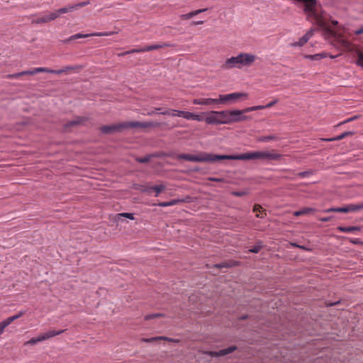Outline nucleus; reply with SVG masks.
<instances>
[{
	"label": "nucleus",
	"instance_id": "nucleus-39",
	"mask_svg": "<svg viewBox=\"0 0 363 363\" xmlns=\"http://www.w3.org/2000/svg\"><path fill=\"white\" fill-rule=\"evenodd\" d=\"M117 216L127 218H129L130 220H133L134 219V214L133 213H118L117 215Z\"/></svg>",
	"mask_w": 363,
	"mask_h": 363
},
{
	"label": "nucleus",
	"instance_id": "nucleus-5",
	"mask_svg": "<svg viewBox=\"0 0 363 363\" xmlns=\"http://www.w3.org/2000/svg\"><path fill=\"white\" fill-rule=\"evenodd\" d=\"M117 33L116 31H110V32H96V33H92L89 34H82V33H77L74 35H71L69 38L65 40V43L70 42L74 40L83 38H87L90 36H97V37H102V36H110L112 35H114Z\"/></svg>",
	"mask_w": 363,
	"mask_h": 363
},
{
	"label": "nucleus",
	"instance_id": "nucleus-26",
	"mask_svg": "<svg viewBox=\"0 0 363 363\" xmlns=\"http://www.w3.org/2000/svg\"><path fill=\"white\" fill-rule=\"evenodd\" d=\"M84 121V119L82 117H77V118L72 120V121H69L68 123H67L65 125V127L67 128H69V127H72V126H74V125H78V124H80L82 123V122Z\"/></svg>",
	"mask_w": 363,
	"mask_h": 363
},
{
	"label": "nucleus",
	"instance_id": "nucleus-51",
	"mask_svg": "<svg viewBox=\"0 0 363 363\" xmlns=\"http://www.w3.org/2000/svg\"><path fill=\"white\" fill-rule=\"evenodd\" d=\"M277 102H278V100L274 99V100L272 101L271 102L268 103L267 105H265V107H266V108H271L274 105H275Z\"/></svg>",
	"mask_w": 363,
	"mask_h": 363
},
{
	"label": "nucleus",
	"instance_id": "nucleus-7",
	"mask_svg": "<svg viewBox=\"0 0 363 363\" xmlns=\"http://www.w3.org/2000/svg\"><path fill=\"white\" fill-rule=\"evenodd\" d=\"M123 130L122 123L101 127L100 130L104 134H110L120 132Z\"/></svg>",
	"mask_w": 363,
	"mask_h": 363
},
{
	"label": "nucleus",
	"instance_id": "nucleus-54",
	"mask_svg": "<svg viewBox=\"0 0 363 363\" xmlns=\"http://www.w3.org/2000/svg\"><path fill=\"white\" fill-rule=\"evenodd\" d=\"M206 10H207V9H198V10L194 11L192 12H193L194 16H195L201 13L206 11Z\"/></svg>",
	"mask_w": 363,
	"mask_h": 363
},
{
	"label": "nucleus",
	"instance_id": "nucleus-14",
	"mask_svg": "<svg viewBox=\"0 0 363 363\" xmlns=\"http://www.w3.org/2000/svg\"><path fill=\"white\" fill-rule=\"evenodd\" d=\"M25 314V311H19L17 314L14 315H12V316H10L9 318H7L6 319H5L4 320H3L1 323L5 325V327L6 328L8 325H9L13 321L17 320L18 318H21V316H23V315Z\"/></svg>",
	"mask_w": 363,
	"mask_h": 363
},
{
	"label": "nucleus",
	"instance_id": "nucleus-8",
	"mask_svg": "<svg viewBox=\"0 0 363 363\" xmlns=\"http://www.w3.org/2000/svg\"><path fill=\"white\" fill-rule=\"evenodd\" d=\"M236 350H237V347L236 346L231 345V346H230V347H228L227 348L220 350L219 351H211V352H209V354L211 357H221V356H225L226 354H228L234 352Z\"/></svg>",
	"mask_w": 363,
	"mask_h": 363
},
{
	"label": "nucleus",
	"instance_id": "nucleus-23",
	"mask_svg": "<svg viewBox=\"0 0 363 363\" xmlns=\"http://www.w3.org/2000/svg\"><path fill=\"white\" fill-rule=\"evenodd\" d=\"M179 112H181V111L175 109H166L159 113V114L172 116L173 117H180Z\"/></svg>",
	"mask_w": 363,
	"mask_h": 363
},
{
	"label": "nucleus",
	"instance_id": "nucleus-56",
	"mask_svg": "<svg viewBox=\"0 0 363 363\" xmlns=\"http://www.w3.org/2000/svg\"><path fill=\"white\" fill-rule=\"evenodd\" d=\"M332 218L331 216L320 218L319 220L322 222H328Z\"/></svg>",
	"mask_w": 363,
	"mask_h": 363
},
{
	"label": "nucleus",
	"instance_id": "nucleus-55",
	"mask_svg": "<svg viewBox=\"0 0 363 363\" xmlns=\"http://www.w3.org/2000/svg\"><path fill=\"white\" fill-rule=\"evenodd\" d=\"M75 69V67H72V66H67V67H64V68H62V69H60V70H64V71H63V73H64V72H67V71H69V70H72V69Z\"/></svg>",
	"mask_w": 363,
	"mask_h": 363
},
{
	"label": "nucleus",
	"instance_id": "nucleus-20",
	"mask_svg": "<svg viewBox=\"0 0 363 363\" xmlns=\"http://www.w3.org/2000/svg\"><path fill=\"white\" fill-rule=\"evenodd\" d=\"M346 207H347V213L356 212V211L363 209V203H357V204L350 203V204L346 205Z\"/></svg>",
	"mask_w": 363,
	"mask_h": 363
},
{
	"label": "nucleus",
	"instance_id": "nucleus-48",
	"mask_svg": "<svg viewBox=\"0 0 363 363\" xmlns=\"http://www.w3.org/2000/svg\"><path fill=\"white\" fill-rule=\"evenodd\" d=\"M90 4L89 1H82L80 3L77 4V9L82 7H84L85 6H87Z\"/></svg>",
	"mask_w": 363,
	"mask_h": 363
},
{
	"label": "nucleus",
	"instance_id": "nucleus-11",
	"mask_svg": "<svg viewBox=\"0 0 363 363\" xmlns=\"http://www.w3.org/2000/svg\"><path fill=\"white\" fill-rule=\"evenodd\" d=\"M179 113L180 114V117L187 120H195L197 121H203V118L199 114L189 111H181V112H179Z\"/></svg>",
	"mask_w": 363,
	"mask_h": 363
},
{
	"label": "nucleus",
	"instance_id": "nucleus-21",
	"mask_svg": "<svg viewBox=\"0 0 363 363\" xmlns=\"http://www.w3.org/2000/svg\"><path fill=\"white\" fill-rule=\"evenodd\" d=\"M315 211V209L313 208H303L299 211H296L294 212V216H304L308 215L311 213H313Z\"/></svg>",
	"mask_w": 363,
	"mask_h": 363
},
{
	"label": "nucleus",
	"instance_id": "nucleus-3",
	"mask_svg": "<svg viewBox=\"0 0 363 363\" xmlns=\"http://www.w3.org/2000/svg\"><path fill=\"white\" fill-rule=\"evenodd\" d=\"M179 160H184L195 162H216L218 160H224L225 155H216L206 152H201L197 155L179 154L177 156Z\"/></svg>",
	"mask_w": 363,
	"mask_h": 363
},
{
	"label": "nucleus",
	"instance_id": "nucleus-61",
	"mask_svg": "<svg viewBox=\"0 0 363 363\" xmlns=\"http://www.w3.org/2000/svg\"><path fill=\"white\" fill-rule=\"evenodd\" d=\"M290 245L293 246V247H300V245L296 243V242H290Z\"/></svg>",
	"mask_w": 363,
	"mask_h": 363
},
{
	"label": "nucleus",
	"instance_id": "nucleus-31",
	"mask_svg": "<svg viewBox=\"0 0 363 363\" xmlns=\"http://www.w3.org/2000/svg\"><path fill=\"white\" fill-rule=\"evenodd\" d=\"M308 40L304 36L301 37L298 41L294 42L291 44L293 47H302L304 44L307 43Z\"/></svg>",
	"mask_w": 363,
	"mask_h": 363
},
{
	"label": "nucleus",
	"instance_id": "nucleus-43",
	"mask_svg": "<svg viewBox=\"0 0 363 363\" xmlns=\"http://www.w3.org/2000/svg\"><path fill=\"white\" fill-rule=\"evenodd\" d=\"M207 179L208 181L216 182H225L224 178L208 177V178H207Z\"/></svg>",
	"mask_w": 363,
	"mask_h": 363
},
{
	"label": "nucleus",
	"instance_id": "nucleus-40",
	"mask_svg": "<svg viewBox=\"0 0 363 363\" xmlns=\"http://www.w3.org/2000/svg\"><path fill=\"white\" fill-rule=\"evenodd\" d=\"M143 48L139 49H132L130 50L126 51L124 53L121 54V55H125L128 54L137 53V52H143Z\"/></svg>",
	"mask_w": 363,
	"mask_h": 363
},
{
	"label": "nucleus",
	"instance_id": "nucleus-42",
	"mask_svg": "<svg viewBox=\"0 0 363 363\" xmlns=\"http://www.w3.org/2000/svg\"><path fill=\"white\" fill-rule=\"evenodd\" d=\"M234 264L228 263V262H223L222 264H216L215 267L217 268H222V267H233Z\"/></svg>",
	"mask_w": 363,
	"mask_h": 363
},
{
	"label": "nucleus",
	"instance_id": "nucleus-1",
	"mask_svg": "<svg viewBox=\"0 0 363 363\" xmlns=\"http://www.w3.org/2000/svg\"><path fill=\"white\" fill-rule=\"evenodd\" d=\"M207 124H232L252 120L250 116L244 114L243 110L212 111L205 118Z\"/></svg>",
	"mask_w": 363,
	"mask_h": 363
},
{
	"label": "nucleus",
	"instance_id": "nucleus-49",
	"mask_svg": "<svg viewBox=\"0 0 363 363\" xmlns=\"http://www.w3.org/2000/svg\"><path fill=\"white\" fill-rule=\"evenodd\" d=\"M313 35V30H308L303 36L306 38V40H309Z\"/></svg>",
	"mask_w": 363,
	"mask_h": 363
},
{
	"label": "nucleus",
	"instance_id": "nucleus-38",
	"mask_svg": "<svg viewBox=\"0 0 363 363\" xmlns=\"http://www.w3.org/2000/svg\"><path fill=\"white\" fill-rule=\"evenodd\" d=\"M150 160V155H146L143 157L136 158V161L140 163H147Z\"/></svg>",
	"mask_w": 363,
	"mask_h": 363
},
{
	"label": "nucleus",
	"instance_id": "nucleus-16",
	"mask_svg": "<svg viewBox=\"0 0 363 363\" xmlns=\"http://www.w3.org/2000/svg\"><path fill=\"white\" fill-rule=\"evenodd\" d=\"M328 56V53L325 52H323L320 53H317L314 55H308L305 56V58L311 60H320L321 59L325 58Z\"/></svg>",
	"mask_w": 363,
	"mask_h": 363
},
{
	"label": "nucleus",
	"instance_id": "nucleus-60",
	"mask_svg": "<svg viewBox=\"0 0 363 363\" xmlns=\"http://www.w3.org/2000/svg\"><path fill=\"white\" fill-rule=\"evenodd\" d=\"M5 328V325L2 323H0V335L4 333Z\"/></svg>",
	"mask_w": 363,
	"mask_h": 363
},
{
	"label": "nucleus",
	"instance_id": "nucleus-9",
	"mask_svg": "<svg viewBox=\"0 0 363 363\" xmlns=\"http://www.w3.org/2000/svg\"><path fill=\"white\" fill-rule=\"evenodd\" d=\"M193 104L195 105L210 106L213 104H218V99L201 98L194 99Z\"/></svg>",
	"mask_w": 363,
	"mask_h": 363
},
{
	"label": "nucleus",
	"instance_id": "nucleus-2",
	"mask_svg": "<svg viewBox=\"0 0 363 363\" xmlns=\"http://www.w3.org/2000/svg\"><path fill=\"white\" fill-rule=\"evenodd\" d=\"M282 158L281 154L269 151L247 152L240 155H225V160H259L262 161H279Z\"/></svg>",
	"mask_w": 363,
	"mask_h": 363
},
{
	"label": "nucleus",
	"instance_id": "nucleus-64",
	"mask_svg": "<svg viewBox=\"0 0 363 363\" xmlns=\"http://www.w3.org/2000/svg\"><path fill=\"white\" fill-rule=\"evenodd\" d=\"M327 31L330 33H328L329 35H333V32L330 29H327Z\"/></svg>",
	"mask_w": 363,
	"mask_h": 363
},
{
	"label": "nucleus",
	"instance_id": "nucleus-15",
	"mask_svg": "<svg viewBox=\"0 0 363 363\" xmlns=\"http://www.w3.org/2000/svg\"><path fill=\"white\" fill-rule=\"evenodd\" d=\"M337 230L342 233H355V232L359 231L360 228L357 227V226H350V227L339 226V227H337Z\"/></svg>",
	"mask_w": 363,
	"mask_h": 363
},
{
	"label": "nucleus",
	"instance_id": "nucleus-52",
	"mask_svg": "<svg viewBox=\"0 0 363 363\" xmlns=\"http://www.w3.org/2000/svg\"><path fill=\"white\" fill-rule=\"evenodd\" d=\"M358 118V116H353V117L349 118H347V119L345 120L344 121H342V122L341 123V124H345V123H347L351 122V121H352L355 120V119H356V118Z\"/></svg>",
	"mask_w": 363,
	"mask_h": 363
},
{
	"label": "nucleus",
	"instance_id": "nucleus-37",
	"mask_svg": "<svg viewBox=\"0 0 363 363\" xmlns=\"http://www.w3.org/2000/svg\"><path fill=\"white\" fill-rule=\"evenodd\" d=\"M152 186H147V185H143L141 186L140 190L143 193H147L148 194H150L152 191V189H151Z\"/></svg>",
	"mask_w": 363,
	"mask_h": 363
},
{
	"label": "nucleus",
	"instance_id": "nucleus-32",
	"mask_svg": "<svg viewBox=\"0 0 363 363\" xmlns=\"http://www.w3.org/2000/svg\"><path fill=\"white\" fill-rule=\"evenodd\" d=\"M262 247V245L260 242H257L253 247H252L249 252L251 253H258Z\"/></svg>",
	"mask_w": 363,
	"mask_h": 363
},
{
	"label": "nucleus",
	"instance_id": "nucleus-24",
	"mask_svg": "<svg viewBox=\"0 0 363 363\" xmlns=\"http://www.w3.org/2000/svg\"><path fill=\"white\" fill-rule=\"evenodd\" d=\"M49 22L48 13H44L41 16L33 20L32 23L35 24H42Z\"/></svg>",
	"mask_w": 363,
	"mask_h": 363
},
{
	"label": "nucleus",
	"instance_id": "nucleus-6",
	"mask_svg": "<svg viewBox=\"0 0 363 363\" xmlns=\"http://www.w3.org/2000/svg\"><path fill=\"white\" fill-rule=\"evenodd\" d=\"M256 56L250 53H240L238 55L239 69L243 67H249L255 62Z\"/></svg>",
	"mask_w": 363,
	"mask_h": 363
},
{
	"label": "nucleus",
	"instance_id": "nucleus-45",
	"mask_svg": "<svg viewBox=\"0 0 363 363\" xmlns=\"http://www.w3.org/2000/svg\"><path fill=\"white\" fill-rule=\"evenodd\" d=\"M194 16L193 14V12L191 11V12H189V13H186V14H182L180 17H181L182 19L184 20V19H189V18H192Z\"/></svg>",
	"mask_w": 363,
	"mask_h": 363
},
{
	"label": "nucleus",
	"instance_id": "nucleus-50",
	"mask_svg": "<svg viewBox=\"0 0 363 363\" xmlns=\"http://www.w3.org/2000/svg\"><path fill=\"white\" fill-rule=\"evenodd\" d=\"M57 13H58L59 16H60L61 14H63V13H68L67 7L65 6V7L57 9Z\"/></svg>",
	"mask_w": 363,
	"mask_h": 363
},
{
	"label": "nucleus",
	"instance_id": "nucleus-30",
	"mask_svg": "<svg viewBox=\"0 0 363 363\" xmlns=\"http://www.w3.org/2000/svg\"><path fill=\"white\" fill-rule=\"evenodd\" d=\"M275 139H276V136L275 135H267V136H261V137L257 138V141L258 142H262V143H267V142H270L272 140H274Z\"/></svg>",
	"mask_w": 363,
	"mask_h": 363
},
{
	"label": "nucleus",
	"instance_id": "nucleus-27",
	"mask_svg": "<svg viewBox=\"0 0 363 363\" xmlns=\"http://www.w3.org/2000/svg\"><path fill=\"white\" fill-rule=\"evenodd\" d=\"M161 123L155 121L142 122V128H157L160 126Z\"/></svg>",
	"mask_w": 363,
	"mask_h": 363
},
{
	"label": "nucleus",
	"instance_id": "nucleus-33",
	"mask_svg": "<svg viewBox=\"0 0 363 363\" xmlns=\"http://www.w3.org/2000/svg\"><path fill=\"white\" fill-rule=\"evenodd\" d=\"M43 340L41 339V337H40V335L37 337H33V338H31L30 340H29L28 341H27L26 343H25V345H34L40 342H42Z\"/></svg>",
	"mask_w": 363,
	"mask_h": 363
},
{
	"label": "nucleus",
	"instance_id": "nucleus-4",
	"mask_svg": "<svg viewBox=\"0 0 363 363\" xmlns=\"http://www.w3.org/2000/svg\"><path fill=\"white\" fill-rule=\"evenodd\" d=\"M247 94L242 92H234L228 94H220L218 99V104H229L235 103L240 99L242 97L246 98Z\"/></svg>",
	"mask_w": 363,
	"mask_h": 363
},
{
	"label": "nucleus",
	"instance_id": "nucleus-41",
	"mask_svg": "<svg viewBox=\"0 0 363 363\" xmlns=\"http://www.w3.org/2000/svg\"><path fill=\"white\" fill-rule=\"evenodd\" d=\"M357 64L359 65V66H361L362 67H363V53H359L358 54V57H357Z\"/></svg>",
	"mask_w": 363,
	"mask_h": 363
},
{
	"label": "nucleus",
	"instance_id": "nucleus-53",
	"mask_svg": "<svg viewBox=\"0 0 363 363\" xmlns=\"http://www.w3.org/2000/svg\"><path fill=\"white\" fill-rule=\"evenodd\" d=\"M233 194V195H235L236 196H242L246 194V192L244 191H235Z\"/></svg>",
	"mask_w": 363,
	"mask_h": 363
},
{
	"label": "nucleus",
	"instance_id": "nucleus-17",
	"mask_svg": "<svg viewBox=\"0 0 363 363\" xmlns=\"http://www.w3.org/2000/svg\"><path fill=\"white\" fill-rule=\"evenodd\" d=\"M123 130L126 128H142V122L140 121H130V122H123L122 123Z\"/></svg>",
	"mask_w": 363,
	"mask_h": 363
},
{
	"label": "nucleus",
	"instance_id": "nucleus-44",
	"mask_svg": "<svg viewBox=\"0 0 363 363\" xmlns=\"http://www.w3.org/2000/svg\"><path fill=\"white\" fill-rule=\"evenodd\" d=\"M66 7L67 9L68 13L69 12H72V11H74L77 9V4H70V5L67 6Z\"/></svg>",
	"mask_w": 363,
	"mask_h": 363
},
{
	"label": "nucleus",
	"instance_id": "nucleus-47",
	"mask_svg": "<svg viewBox=\"0 0 363 363\" xmlns=\"http://www.w3.org/2000/svg\"><path fill=\"white\" fill-rule=\"evenodd\" d=\"M337 213H347L346 206L342 207H336Z\"/></svg>",
	"mask_w": 363,
	"mask_h": 363
},
{
	"label": "nucleus",
	"instance_id": "nucleus-28",
	"mask_svg": "<svg viewBox=\"0 0 363 363\" xmlns=\"http://www.w3.org/2000/svg\"><path fill=\"white\" fill-rule=\"evenodd\" d=\"M264 108H266L265 106L259 105V106H255L251 107L245 108L243 110L244 114L246 113H249L254 111H258V110H262Z\"/></svg>",
	"mask_w": 363,
	"mask_h": 363
},
{
	"label": "nucleus",
	"instance_id": "nucleus-29",
	"mask_svg": "<svg viewBox=\"0 0 363 363\" xmlns=\"http://www.w3.org/2000/svg\"><path fill=\"white\" fill-rule=\"evenodd\" d=\"M151 189H152V191H154L155 192V196H158L160 193L165 189V186L163 185V184H160V185H155V186H152L151 187Z\"/></svg>",
	"mask_w": 363,
	"mask_h": 363
},
{
	"label": "nucleus",
	"instance_id": "nucleus-34",
	"mask_svg": "<svg viewBox=\"0 0 363 363\" xmlns=\"http://www.w3.org/2000/svg\"><path fill=\"white\" fill-rule=\"evenodd\" d=\"M167 340L168 341H172V340L171 338L165 337L163 336L155 337H152L150 339H145L144 341L146 342H153L155 340Z\"/></svg>",
	"mask_w": 363,
	"mask_h": 363
},
{
	"label": "nucleus",
	"instance_id": "nucleus-10",
	"mask_svg": "<svg viewBox=\"0 0 363 363\" xmlns=\"http://www.w3.org/2000/svg\"><path fill=\"white\" fill-rule=\"evenodd\" d=\"M222 67L225 69L233 68L239 69L238 55L228 58Z\"/></svg>",
	"mask_w": 363,
	"mask_h": 363
},
{
	"label": "nucleus",
	"instance_id": "nucleus-36",
	"mask_svg": "<svg viewBox=\"0 0 363 363\" xmlns=\"http://www.w3.org/2000/svg\"><path fill=\"white\" fill-rule=\"evenodd\" d=\"M313 174V172L312 170H307V171L301 172L298 173V177L300 178H306V177H310Z\"/></svg>",
	"mask_w": 363,
	"mask_h": 363
},
{
	"label": "nucleus",
	"instance_id": "nucleus-19",
	"mask_svg": "<svg viewBox=\"0 0 363 363\" xmlns=\"http://www.w3.org/2000/svg\"><path fill=\"white\" fill-rule=\"evenodd\" d=\"M170 45L168 43H163V44H156V45H151L148 46L143 47L144 52H149L154 50H157L162 48L169 47Z\"/></svg>",
	"mask_w": 363,
	"mask_h": 363
},
{
	"label": "nucleus",
	"instance_id": "nucleus-25",
	"mask_svg": "<svg viewBox=\"0 0 363 363\" xmlns=\"http://www.w3.org/2000/svg\"><path fill=\"white\" fill-rule=\"evenodd\" d=\"M36 74V72H35V68H33L32 69H30V70H26V71H23L21 72H18V73H16V74H14L11 76V77L13 78H18L19 77L21 76H23V75H33V74Z\"/></svg>",
	"mask_w": 363,
	"mask_h": 363
},
{
	"label": "nucleus",
	"instance_id": "nucleus-22",
	"mask_svg": "<svg viewBox=\"0 0 363 363\" xmlns=\"http://www.w3.org/2000/svg\"><path fill=\"white\" fill-rule=\"evenodd\" d=\"M354 134V132H353V131H346V132H344V133H342V134H340L339 135H337L336 137L328 138V139H325V140H326V141L340 140H342L343 138H345L347 136L352 135Z\"/></svg>",
	"mask_w": 363,
	"mask_h": 363
},
{
	"label": "nucleus",
	"instance_id": "nucleus-35",
	"mask_svg": "<svg viewBox=\"0 0 363 363\" xmlns=\"http://www.w3.org/2000/svg\"><path fill=\"white\" fill-rule=\"evenodd\" d=\"M48 13L49 22L55 20L56 18H57L60 16L57 13V10H56L53 12H50V13Z\"/></svg>",
	"mask_w": 363,
	"mask_h": 363
},
{
	"label": "nucleus",
	"instance_id": "nucleus-57",
	"mask_svg": "<svg viewBox=\"0 0 363 363\" xmlns=\"http://www.w3.org/2000/svg\"><path fill=\"white\" fill-rule=\"evenodd\" d=\"M324 213H330V212H336V207L335 208H327V209H325L323 211Z\"/></svg>",
	"mask_w": 363,
	"mask_h": 363
},
{
	"label": "nucleus",
	"instance_id": "nucleus-58",
	"mask_svg": "<svg viewBox=\"0 0 363 363\" xmlns=\"http://www.w3.org/2000/svg\"><path fill=\"white\" fill-rule=\"evenodd\" d=\"M363 33V26L354 31V34L358 35Z\"/></svg>",
	"mask_w": 363,
	"mask_h": 363
},
{
	"label": "nucleus",
	"instance_id": "nucleus-62",
	"mask_svg": "<svg viewBox=\"0 0 363 363\" xmlns=\"http://www.w3.org/2000/svg\"><path fill=\"white\" fill-rule=\"evenodd\" d=\"M298 248H301V249H303L304 250H309V249H308L306 247H305L303 245H300V247H298Z\"/></svg>",
	"mask_w": 363,
	"mask_h": 363
},
{
	"label": "nucleus",
	"instance_id": "nucleus-59",
	"mask_svg": "<svg viewBox=\"0 0 363 363\" xmlns=\"http://www.w3.org/2000/svg\"><path fill=\"white\" fill-rule=\"evenodd\" d=\"M203 23V21H192L191 22V25L192 26H198V25H201Z\"/></svg>",
	"mask_w": 363,
	"mask_h": 363
},
{
	"label": "nucleus",
	"instance_id": "nucleus-46",
	"mask_svg": "<svg viewBox=\"0 0 363 363\" xmlns=\"http://www.w3.org/2000/svg\"><path fill=\"white\" fill-rule=\"evenodd\" d=\"M160 315H161L160 313H152V314L147 315L145 317V320H150V319H152V318H156V317H159Z\"/></svg>",
	"mask_w": 363,
	"mask_h": 363
},
{
	"label": "nucleus",
	"instance_id": "nucleus-18",
	"mask_svg": "<svg viewBox=\"0 0 363 363\" xmlns=\"http://www.w3.org/2000/svg\"><path fill=\"white\" fill-rule=\"evenodd\" d=\"M64 70H55V69H51L47 67H36L35 72L36 74L40 72H46V73H51V74H60L63 73Z\"/></svg>",
	"mask_w": 363,
	"mask_h": 363
},
{
	"label": "nucleus",
	"instance_id": "nucleus-13",
	"mask_svg": "<svg viewBox=\"0 0 363 363\" xmlns=\"http://www.w3.org/2000/svg\"><path fill=\"white\" fill-rule=\"evenodd\" d=\"M64 330H51L48 331L47 333H43L40 335L41 339L43 341L48 340L52 337H55L56 335H60L64 333Z\"/></svg>",
	"mask_w": 363,
	"mask_h": 363
},
{
	"label": "nucleus",
	"instance_id": "nucleus-12",
	"mask_svg": "<svg viewBox=\"0 0 363 363\" xmlns=\"http://www.w3.org/2000/svg\"><path fill=\"white\" fill-rule=\"evenodd\" d=\"M189 201V197H186V199H172L169 201L160 202L157 203V206H160V207H167V206H174V205L179 204L180 203H183V202H188Z\"/></svg>",
	"mask_w": 363,
	"mask_h": 363
},
{
	"label": "nucleus",
	"instance_id": "nucleus-63",
	"mask_svg": "<svg viewBox=\"0 0 363 363\" xmlns=\"http://www.w3.org/2000/svg\"><path fill=\"white\" fill-rule=\"evenodd\" d=\"M155 111H156L157 113H159L160 112H158V111H161V108H155Z\"/></svg>",
	"mask_w": 363,
	"mask_h": 363
}]
</instances>
